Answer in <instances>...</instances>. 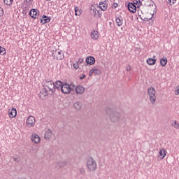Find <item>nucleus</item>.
<instances>
[{"instance_id":"f257e3e1","label":"nucleus","mask_w":179,"mask_h":179,"mask_svg":"<svg viewBox=\"0 0 179 179\" xmlns=\"http://www.w3.org/2000/svg\"><path fill=\"white\" fill-rule=\"evenodd\" d=\"M106 113L109 116V120L111 122H122L124 120V115L122 113L113 111L110 108L106 109Z\"/></svg>"},{"instance_id":"f03ea898","label":"nucleus","mask_w":179,"mask_h":179,"mask_svg":"<svg viewBox=\"0 0 179 179\" xmlns=\"http://www.w3.org/2000/svg\"><path fill=\"white\" fill-rule=\"evenodd\" d=\"M43 87L47 89L48 91L52 92V93L55 92V83L51 79H45L43 83Z\"/></svg>"},{"instance_id":"7ed1b4c3","label":"nucleus","mask_w":179,"mask_h":179,"mask_svg":"<svg viewBox=\"0 0 179 179\" xmlns=\"http://www.w3.org/2000/svg\"><path fill=\"white\" fill-rule=\"evenodd\" d=\"M87 169L90 171H94L97 169V162L92 158V157H88L87 159Z\"/></svg>"},{"instance_id":"20e7f679","label":"nucleus","mask_w":179,"mask_h":179,"mask_svg":"<svg viewBox=\"0 0 179 179\" xmlns=\"http://www.w3.org/2000/svg\"><path fill=\"white\" fill-rule=\"evenodd\" d=\"M52 57L55 59H57V61H61V59H64L65 56L64 55V52L59 50H53L52 51Z\"/></svg>"},{"instance_id":"39448f33","label":"nucleus","mask_w":179,"mask_h":179,"mask_svg":"<svg viewBox=\"0 0 179 179\" xmlns=\"http://www.w3.org/2000/svg\"><path fill=\"white\" fill-rule=\"evenodd\" d=\"M148 93L151 103L155 104L156 103V90H155V87H150L148 90Z\"/></svg>"},{"instance_id":"423d86ee","label":"nucleus","mask_w":179,"mask_h":179,"mask_svg":"<svg viewBox=\"0 0 179 179\" xmlns=\"http://www.w3.org/2000/svg\"><path fill=\"white\" fill-rule=\"evenodd\" d=\"M72 90H75V87L73 85L71 87L69 84H63V86H62L61 91L64 93V94H69Z\"/></svg>"},{"instance_id":"0eeeda50","label":"nucleus","mask_w":179,"mask_h":179,"mask_svg":"<svg viewBox=\"0 0 179 179\" xmlns=\"http://www.w3.org/2000/svg\"><path fill=\"white\" fill-rule=\"evenodd\" d=\"M27 127L31 128L36 125V119L33 116H29L26 122Z\"/></svg>"},{"instance_id":"6e6552de","label":"nucleus","mask_w":179,"mask_h":179,"mask_svg":"<svg viewBox=\"0 0 179 179\" xmlns=\"http://www.w3.org/2000/svg\"><path fill=\"white\" fill-rule=\"evenodd\" d=\"M108 1H101L99 4V8H100L101 10H106L107 8H108Z\"/></svg>"},{"instance_id":"1a4fd4ad","label":"nucleus","mask_w":179,"mask_h":179,"mask_svg":"<svg viewBox=\"0 0 179 179\" xmlns=\"http://www.w3.org/2000/svg\"><path fill=\"white\" fill-rule=\"evenodd\" d=\"M48 90H47V88L42 89V90L40 92L39 97L41 99V100L45 99V96L48 95Z\"/></svg>"},{"instance_id":"9d476101","label":"nucleus","mask_w":179,"mask_h":179,"mask_svg":"<svg viewBox=\"0 0 179 179\" xmlns=\"http://www.w3.org/2000/svg\"><path fill=\"white\" fill-rule=\"evenodd\" d=\"M115 22L117 26H118L119 27H121V26L124 24V20L122 19V17L121 15L115 17Z\"/></svg>"},{"instance_id":"9b49d317","label":"nucleus","mask_w":179,"mask_h":179,"mask_svg":"<svg viewBox=\"0 0 179 179\" xmlns=\"http://www.w3.org/2000/svg\"><path fill=\"white\" fill-rule=\"evenodd\" d=\"M92 13L94 14V17H101V10H97L96 7H94L91 9Z\"/></svg>"},{"instance_id":"f8f14e48","label":"nucleus","mask_w":179,"mask_h":179,"mask_svg":"<svg viewBox=\"0 0 179 179\" xmlns=\"http://www.w3.org/2000/svg\"><path fill=\"white\" fill-rule=\"evenodd\" d=\"M17 115V110H16V108H13L12 109L8 110V115L10 118H15L16 115Z\"/></svg>"},{"instance_id":"ddd939ff","label":"nucleus","mask_w":179,"mask_h":179,"mask_svg":"<svg viewBox=\"0 0 179 179\" xmlns=\"http://www.w3.org/2000/svg\"><path fill=\"white\" fill-rule=\"evenodd\" d=\"M127 8L131 13H135V12H136V6L133 3H129Z\"/></svg>"},{"instance_id":"4468645a","label":"nucleus","mask_w":179,"mask_h":179,"mask_svg":"<svg viewBox=\"0 0 179 179\" xmlns=\"http://www.w3.org/2000/svg\"><path fill=\"white\" fill-rule=\"evenodd\" d=\"M24 3L25 5V10H29V8H31L33 5V0H24Z\"/></svg>"},{"instance_id":"2eb2a0df","label":"nucleus","mask_w":179,"mask_h":179,"mask_svg":"<svg viewBox=\"0 0 179 179\" xmlns=\"http://www.w3.org/2000/svg\"><path fill=\"white\" fill-rule=\"evenodd\" d=\"M74 89L76 90V93L77 94H83L85 93V88L81 85H78Z\"/></svg>"},{"instance_id":"dca6fc26","label":"nucleus","mask_w":179,"mask_h":179,"mask_svg":"<svg viewBox=\"0 0 179 179\" xmlns=\"http://www.w3.org/2000/svg\"><path fill=\"white\" fill-rule=\"evenodd\" d=\"M29 16H31V17H33V19H36L37 17L38 16L37 10L34 8L31 9L29 11Z\"/></svg>"},{"instance_id":"f3484780","label":"nucleus","mask_w":179,"mask_h":179,"mask_svg":"<svg viewBox=\"0 0 179 179\" xmlns=\"http://www.w3.org/2000/svg\"><path fill=\"white\" fill-rule=\"evenodd\" d=\"M85 61L88 65H94V64L96 62V59L92 56H89L86 58Z\"/></svg>"},{"instance_id":"a211bd4d","label":"nucleus","mask_w":179,"mask_h":179,"mask_svg":"<svg viewBox=\"0 0 179 179\" xmlns=\"http://www.w3.org/2000/svg\"><path fill=\"white\" fill-rule=\"evenodd\" d=\"M31 141L34 142V143H40V141H41V139L38 135L33 134L31 136Z\"/></svg>"},{"instance_id":"6ab92c4d","label":"nucleus","mask_w":179,"mask_h":179,"mask_svg":"<svg viewBox=\"0 0 179 179\" xmlns=\"http://www.w3.org/2000/svg\"><path fill=\"white\" fill-rule=\"evenodd\" d=\"M51 19L48 17V16L43 15L42 18L41 19V23L42 24H45V23H50Z\"/></svg>"},{"instance_id":"aec40b11","label":"nucleus","mask_w":179,"mask_h":179,"mask_svg":"<svg viewBox=\"0 0 179 179\" xmlns=\"http://www.w3.org/2000/svg\"><path fill=\"white\" fill-rule=\"evenodd\" d=\"M91 38H92V40H97V38H99V31L95 30L92 31Z\"/></svg>"},{"instance_id":"412c9836","label":"nucleus","mask_w":179,"mask_h":179,"mask_svg":"<svg viewBox=\"0 0 179 179\" xmlns=\"http://www.w3.org/2000/svg\"><path fill=\"white\" fill-rule=\"evenodd\" d=\"M64 86V83L61 81H57L55 84V89L57 90H62V87Z\"/></svg>"},{"instance_id":"4be33fe9","label":"nucleus","mask_w":179,"mask_h":179,"mask_svg":"<svg viewBox=\"0 0 179 179\" xmlns=\"http://www.w3.org/2000/svg\"><path fill=\"white\" fill-rule=\"evenodd\" d=\"M51 136H52V131L49 129L45 131L44 138L45 139H50Z\"/></svg>"},{"instance_id":"5701e85b","label":"nucleus","mask_w":179,"mask_h":179,"mask_svg":"<svg viewBox=\"0 0 179 179\" xmlns=\"http://www.w3.org/2000/svg\"><path fill=\"white\" fill-rule=\"evenodd\" d=\"M155 58H156V56H153V59H152V58L148 59L147 64L148 65H155V64H156V61H157V59H156Z\"/></svg>"},{"instance_id":"b1692460","label":"nucleus","mask_w":179,"mask_h":179,"mask_svg":"<svg viewBox=\"0 0 179 179\" xmlns=\"http://www.w3.org/2000/svg\"><path fill=\"white\" fill-rule=\"evenodd\" d=\"M73 106L76 110H80L82 108V102L78 101L74 103Z\"/></svg>"},{"instance_id":"393cba45","label":"nucleus","mask_w":179,"mask_h":179,"mask_svg":"<svg viewBox=\"0 0 179 179\" xmlns=\"http://www.w3.org/2000/svg\"><path fill=\"white\" fill-rule=\"evenodd\" d=\"M167 151L164 148L159 150V156H161V159H164L166 157V153Z\"/></svg>"},{"instance_id":"a878e982","label":"nucleus","mask_w":179,"mask_h":179,"mask_svg":"<svg viewBox=\"0 0 179 179\" xmlns=\"http://www.w3.org/2000/svg\"><path fill=\"white\" fill-rule=\"evenodd\" d=\"M74 10L76 16H80L82 15V10L79 9V7L75 6Z\"/></svg>"},{"instance_id":"bb28decb","label":"nucleus","mask_w":179,"mask_h":179,"mask_svg":"<svg viewBox=\"0 0 179 179\" xmlns=\"http://www.w3.org/2000/svg\"><path fill=\"white\" fill-rule=\"evenodd\" d=\"M160 64L162 65V66H166V65H167V58H162L160 60Z\"/></svg>"},{"instance_id":"cd10ccee","label":"nucleus","mask_w":179,"mask_h":179,"mask_svg":"<svg viewBox=\"0 0 179 179\" xmlns=\"http://www.w3.org/2000/svg\"><path fill=\"white\" fill-rule=\"evenodd\" d=\"M4 4L10 6L13 3V0H3Z\"/></svg>"},{"instance_id":"c85d7f7f","label":"nucleus","mask_w":179,"mask_h":179,"mask_svg":"<svg viewBox=\"0 0 179 179\" xmlns=\"http://www.w3.org/2000/svg\"><path fill=\"white\" fill-rule=\"evenodd\" d=\"M67 164H68V162H66V161H63V162H59L57 166L61 168V167H65V166H66Z\"/></svg>"},{"instance_id":"c756f323","label":"nucleus","mask_w":179,"mask_h":179,"mask_svg":"<svg viewBox=\"0 0 179 179\" xmlns=\"http://www.w3.org/2000/svg\"><path fill=\"white\" fill-rule=\"evenodd\" d=\"M5 54H6V50L5 48L0 46V55H5Z\"/></svg>"},{"instance_id":"7c9ffc66","label":"nucleus","mask_w":179,"mask_h":179,"mask_svg":"<svg viewBox=\"0 0 179 179\" xmlns=\"http://www.w3.org/2000/svg\"><path fill=\"white\" fill-rule=\"evenodd\" d=\"M92 69L94 71V75H100V73H101V71H100V69H96V68H94Z\"/></svg>"},{"instance_id":"2f4dec72","label":"nucleus","mask_w":179,"mask_h":179,"mask_svg":"<svg viewBox=\"0 0 179 179\" xmlns=\"http://www.w3.org/2000/svg\"><path fill=\"white\" fill-rule=\"evenodd\" d=\"M78 171H79L80 174H81L82 176H85V173H86V171H85V169H83V168H80L78 169Z\"/></svg>"},{"instance_id":"473e14b6","label":"nucleus","mask_w":179,"mask_h":179,"mask_svg":"<svg viewBox=\"0 0 179 179\" xmlns=\"http://www.w3.org/2000/svg\"><path fill=\"white\" fill-rule=\"evenodd\" d=\"M12 159H13V162H16L17 163H19V162H20V157H13Z\"/></svg>"},{"instance_id":"72a5a7b5","label":"nucleus","mask_w":179,"mask_h":179,"mask_svg":"<svg viewBox=\"0 0 179 179\" xmlns=\"http://www.w3.org/2000/svg\"><path fill=\"white\" fill-rule=\"evenodd\" d=\"M173 127H174V128L178 129L179 128V124L177 121H173V123L172 124Z\"/></svg>"},{"instance_id":"f704fd0d","label":"nucleus","mask_w":179,"mask_h":179,"mask_svg":"<svg viewBox=\"0 0 179 179\" xmlns=\"http://www.w3.org/2000/svg\"><path fill=\"white\" fill-rule=\"evenodd\" d=\"M168 2L169 3V5H174V3H176V2H177V0H168Z\"/></svg>"},{"instance_id":"c9c22d12","label":"nucleus","mask_w":179,"mask_h":179,"mask_svg":"<svg viewBox=\"0 0 179 179\" xmlns=\"http://www.w3.org/2000/svg\"><path fill=\"white\" fill-rule=\"evenodd\" d=\"M133 3L134 5H141V0H134Z\"/></svg>"},{"instance_id":"e433bc0d","label":"nucleus","mask_w":179,"mask_h":179,"mask_svg":"<svg viewBox=\"0 0 179 179\" xmlns=\"http://www.w3.org/2000/svg\"><path fill=\"white\" fill-rule=\"evenodd\" d=\"M73 68H74L75 69H79V63H78V62H76V63L73 64Z\"/></svg>"},{"instance_id":"4c0bfd02","label":"nucleus","mask_w":179,"mask_h":179,"mask_svg":"<svg viewBox=\"0 0 179 179\" xmlns=\"http://www.w3.org/2000/svg\"><path fill=\"white\" fill-rule=\"evenodd\" d=\"M175 94H176V96H178V94H179V85H178V86L176 87V91L175 92Z\"/></svg>"},{"instance_id":"58836bf2","label":"nucleus","mask_w":179,"mask_h":179,"mask_svg":"<svg viewBox=\"0 0 179 179\" xmlns=\"http://www.w3.org/2000/svg\"><path fill=\"white\" fill-rule=\"evenodd\" d=\"M1 16H3V8L2 7H0V17Z\"/></svg>"},{"instance_id":"ea45409f","label":"nucleus","mask_w":179,"mask_h":179,"mask_svg":"<svg viewBox=\"0 0 179 179\" xmlns=\"http://www.w3.org/2000/svg\"><path fill=\"white\" fill-rule=\"evenodd\" d=\"M93 73H94V70L92 69L89 72V76H92V75H93Z\"/></svg>"},{"instance_id":"a19ab883","label":"nucleus","mask_w":179,"mask_h":179,"mask_svg":"<svg viewBox=\"0 0 179 179\" xmlns=\"http://www.w3.org/2000/svg\"><path fill=\"white\" fill-rule=\"evenodd\" d=\"M113 8H114L115 9V8H118V3H113Z\"/></svg>"},{"instance_id":"79ce46f5","label":"nucleus","mask_w":179,"mask_h":179,"mask_svg":"<svg viewBox=\"0 0 179 179\" xmlns=\"http://www.w3.org/2000/svg\"><path fill=\"white\" fill-rule=\"evenodd\" d=\"M85 78H86V75H85V74H83L82 76H80V80H83V79H85Z\"/></svg>"},{"instance_id":"37998d69","label":"nucleus","mask_w":179,"mask_h":179,"mask_svg":"<svg viewBox=\"0 0 179 179\" xmlns=\"http://www.w3.org/2000/svg\"><path fill=\"white\" fill-rule=\"evenodd\" d=\"M83 61V59L80 58V59H78V62H78L79 64H82Z\"/></svg>"},{"instance_id":"c03bdc74","label":"nucleus","mask_w":179,"mask_h":179,"mask_svg":"<svg viewBox=\"0 0 179 179\" xmlns=\"http://www.w3.org/2000/svg\"><path fill=\"white\" fill-rule=\"evenodd\" d=\"M127 71H131V66L129 65L127 66Z\"/></svg>"},{"instance_id":"a18cd8bd","label":"nucleus","mask_w":179,"mask_h":179,"mask_svg":"<svg viewBox=\"0 0 179 179\" xmlns=\"http://www.w3.org/2000/svg\"><path fill=\"white\" fill-rule=\"evenodd\" d=\"M46 1H51V0H46Z\"/></svg>"}]
</instances>
